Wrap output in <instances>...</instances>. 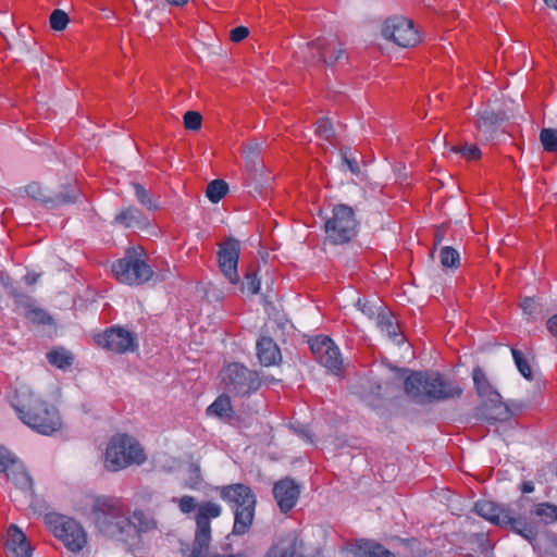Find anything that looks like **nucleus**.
Listing matches in <instances>:
<instances>
[{"mask_svg":"<svg viewBox=\"0 0 557 557\" xmlns=\"http://www.w3.org/2000/svg\"><path fill=\"white\" fill-rule=\"evenodd\" d=\"M111 270L117 282L129 286L144 285L154 275L148 253L141 246L128 247L124 256L112 263Z\"/></svg>","mask_w":557,"mask_h":557,"instance_id":"7","label":"nucleus"},{"mask_svg":"<svg viewBox=\"0 0 557 557\" xmlns=\"http://www.w3.org/2000/svg\"><path fill=\"white\" fill-rule=\"evenodd\" d=\"M178 509L184 515H189L194 511L196 531L195 537L191 543V549L187 557H202L209 552L211 542V520L221 516L222 508L214 502L197 503L194 496L184 495L174 499Z\"/></svg>","mask_w":557,"mask_h":557,"instance_id":"5","label":"nucleus"},{"mask_svg":"<svg viewBox=\"0 0 557 557\" xmlns=\"http://www.w3.org/2000/svg\"><path fill=\"white\" fill-rule=\"evenodd\" d=\"M375 322L377 327L389 338L397 341V343L403 342L398 321L391 310L385 307H380L375 315Z\"/></svg>","mask_w":557,"mask_h":557,"instance_id":"22","label":"nucleus"},{"mask_svg":"<svg viewBox=\"0 0 557 557\" xmlns=\"http://www.w3.org/2000/svg\"><path fill=\"white\" fill-rule=\"evenodd\" d=\"M544 2L548 8L557 10V0H544Z\"/></svg>","mask_w":557,"mask_h":557,"instance_id":"55","label":"nucleus"},{"mask_svg":"<svg viewBox=\"0 0 557 557\" xmlns=\"http://www.w3.org/2000/svg\"><path fill=\"white\" fill-rule=\"evenodd\" d=\"M132 185H133V188H134L135 196H136L137 200L144 207H146L148 210H156V209H158V206L154 202V200L152 199V196L150 195V193L143 185H140L139 183H133Z\"/></svg>","mask_w":557,"mask_h":557,"instance_id":"39","label":"nucleus"},{"mask_svg":"<svg viewBox=\"0 0 557 557\" xmlns=\"http://www.w3.org/2000/svg\"><path fill=\"white\" fill-rule=\"evenodd\" d=\"M296 557H304V555H302V550L300 552V556H296Z\"/></svg>","mask_w":557,"mask_h":557,"instance_id":"57","label":"nucleus"},{"mask_svg":"<svg viewBox=\"0 0 557 557\" xmlns=\"http://www.w3.org/2000/svg\"><path fill=\"white\" fill-rule=\"evenodd\" d=\"M382 36L403 48L416 47L422 41L420 30L413 21L401 15L385 20Z\"/></svg>","mask_w":557,"mask_h":557,"instance_id":"13","label":"nucleus"},{"mask_svg":"<svg viewBox=\"0 0 557 557\" xmlns=\"http://www.w3.org/2000/svg\"><path fill=\"white\" fill-rule=\"evenodd\" d=\"M220 376L225 391L234 396H249L261 387L259 373L239 362L225 364Z\"/></svg>","mask_w":557,"mask_h":557,"instance_id":"11","label":"nucleus"},{"mask_svg":"<svg viewBox=\"0 0 557 557\" xmlns=\"http://www.w3.org/2000/svg\"><path fill=\"white\" fill-rule=\"evenodd\" d=\"M94 341L97 346L116 354L134 351L137 348L135 335L115 325L107 329L102 333L96 334Z\"/></svg>","mask_w":557,"mask_h":557,"instance_id":"15","label":"nucleus"},{"mask_svg":"<svg viewBox=\"0 0 557 557\" xmlns=\"http://www.w3.org/2000/svg\"><path fill=\"white\" fill-rule=\"evenodd\" d=\"M234 409L231 398L226 394L220 395L208 408L207 414L231 421L234 418Z\"/></svg>","mask_w":557,"mask_h":557,"instance_id":"26","label":"nucleus"},{"mask_svg":"<svg viewBox=\"0 0 557 557\" xmlns=\"http://www.w3.org/2000/svg\"><path fill=\"white\" fill-rule=\"evenodd\" d=\"M218 492L234 511L233 533L236 535L247 533L252 525L257 505L252 490L248 485L235 483L220 486Z\"/></svg>","mask_w":557,"mask_h":557,"instance_id":"6","label":"nucleus"},{"mask_svg":"<svg viewBox=\"0 0 557 557\" xmlns=\"http://www.w3.org/2000/svg\"><path fill=\"white\" fill-rule=\"evenodd\" d=\"M358 226L352 208L343 203L336 205L324 223L325 238L332 245L348 244L357 236Z\"/></svg>","mask_w":557,"mask_h":557,"instance_id":"10","label":"nucleus"},{"mask_svg":"<svg viewBox=\"0 0 557 557\" xmlns=\"http://www.w3.org/2000/svg\"><path fill=\"white\" fill-rule=\"evenodd\" d=\"M190 0H166V2L172 7L182 8L186 5Z\"/></svg>","mask_w":557,"mask_h":557,"instance_id":"52","label":"nucleus"},{"mask_svg":"<svg viewBox=\"0 0 557 557\" xmlns=\"http://www.w3.org/2000/svg\"><path fill=\"white\" fill-rule=\"evenodd\" d=\"M140 214L136 207H127L115 215L114 223L128 228L139 221Z\"/></svg>","mask_w":557,"mask_h":557,"instance_id":"31","label":"nucleus"},{"mask_svg":"<svg viewBox=\"0 0 557 557\" xmlns=\"http://www.w3.org/2000/svg\"><path fill=\"white\" fill-rule=\"evenodd\" d=\"M472 380L476 394L483 399L482 404L476 408V418L487 424L509 420L511 417L509 407L503 401L500 394L492 386L481 367L478 366L473 369Z\"/></svg>","mask_w":557,"mask_h":557,"instance_id":"8","label":"nucleus"},{"mask_svg":"<svg viewBox=\"0 0 557 557\" xmlns=\"http://www.w3.org/2000/svg\"><path fill=\"white\" fill-rule=\"evenodd\" d=\"M228 191V185L223 180H214L207 186L206 195L213 203H218Z\"/></svg>","mask_w":557,"mask_h":557,"instance_id":"32","label":"nucleus"},{"mask_svg":"<svg viewBox=\"0 0 557 557\" xmlns=\"http://www.w3.org/2000/svg\"><path fill=\"white\" fill-rule=\"evenodd\" d=\"M39 275L36 274V273H27L25 276H24V282L26 285H34L37 283V280H38Z\"/></svg>","mask_w":557,"mask_h":557,"instance_id":"50","label":"nucleus"},{"mask_svg":"<svg viewBox=\"0 0 557 557\" xmlns=\"http://www.w3.org/2000/svg\"><path fill=\"white\" fill-rule=\"evenodd\" d=\"M187 487L195 490L197 487V482L186 484Z\"/></svg>","mask_w":557,"mask_h":557,"instance_id":"56","label":"nucleus"},{"mask_svg":"<svg viewBox=\"0 0 557 557\" xmlns=\"http://www.w3.org/2000/svg\"><path fill=\"white\" fill-rule=\"evenodd\" d=\"M45 522L69 550L78 553L87 544L86 532L76 520L58 513H49L46 515Z\"/></svg>","mask_w":557,"mask_h":557,"instance_id":"12","label":"nucleus"},{"mask_svg":"<svg viewBox=\"0 0 557 557\" xmlns=\"http://www.w3.org/2000/svg\"><path fill=\"white\" fill-rule=\"evenodd\" d=\"M15 457L4 447H0V473L7 472Z\"/></svg>","mask_w":557,"mask_h":557,"instance_id":"45","label":"nucleus"},{"mask_svg":"<svg viewBox=\"0 0 557 557\" xmlns=\"http://www.w3.org/2000/svg\"><path fill=\"white\" fill-rule=\"evenodd\" d=\"M450 150L459 153L467 161L479 160L482 156L481 150L475 145H455L450 148Z\"/></svg>","mask_w":557,"mask_h":557,"instance_id":"37","label":"nucleus"},{"mask_svg":"<svg viewBox=\"0 0 557 557\" xmlns=\"http://www.w3.org/2000/svg\"><path fill=\"white\" fill-rule=\"evenodd\" d=\"M146 459L145 450L135 437L116 433L107 444L103 466L110 472H117L133 465L139 466Z\"/></svg>","mask_w":557,"mask_h":557,"instance_id":"9","label":"nucleus"},{"mask_svg":"<svg viewBox=\"0 0 557 557\" xmlns=\"http://www.w3.org/2000/svg\"><path fill=\"white\" fill-rule=\"evenodd\" d=\"M129 540L133 539L135 535L139 536L143 533H149L158 529V521L154 519V517L143 509H135L129 516Z\"/></svg>","mask_w":557,"mask_h":557,"instance_id":"21","label":"nucleus"},{"mask_svg":"<svg viewBox=\"0 0 557 557\" xmlns=\"http://www.w3.org/2000/svg\"><path fill=\"white\" fill-rule=\"evenodd\" d=\"M540 140L547 152H557V129L543 128L540 133Z\"/></svg>","mask_w":557,"mask_h":557,"instance_id":"38","label":"nucleus"},{"mask_svg":"<svg viewBox=\"0 0 557 557\" xmlns=\"http://www.w3.org/2000/svg\"><path fill=\"white\" fill-rule=\"evenodd\" d=\"M512 358L515 360V363L519 370V372L527 379L532 380L533 379V372L531 364L529 363L528 359L524 357L523 352L519 349L511 348Z\"/></svg>","mask_w":557,"mask_h":557,"instance_id":"36","label":"nucleus"},{"mask_svg":"<svg viewBox=\"0 0 557 557\" xmlns=\"http://www.w3.org/2000/svg\"><path fill=\"white\" fill-rule=\"evenodd\" d=\"M202 557H246L245 555L243 554H230V555H220V554H214V555H211V556H208V553L206 555H203Z\"/></svg>","mask_w":557,"mask_h":557,"instance_id":"53","label":"nucleus"},{"mask_svg":"<svg viewBox=\"0 0 557 557\" xmlns=\"http://www.w3.org/2000/svg\"><path fill=\"white\" fill-rule=\"evenodd\" d=\"M525 500L527 498L521 497L512 505H499L492 500L481 499L474 504V512L491 523L508 529L532 543L536 540L537 531L533 523L521 515Z\"/></svg>","mask_w":557,"mask_h":557,"instance_id":"3","label":"nucleus"},{"mask_svg":"<svg viewBox=\"0 0 557 557\" xmlns=\"http://www.w3.org/2000/svg\"><path fill=\"white\" fill-rule=\"evenodd\" d=\"M315 134L323 140L334 143V128L330 120L319 119L315 124Z\"/></svg>","mask_w":557,"mask_h":557,"instance_id":"40","label":"nucleus"},{"mask_svg":"<svg viewBox=\"0 0 557 557\" xmlns=\"http://www.w3.org/2000/svg\"><path fill=\"white\" fill-rule=\"evenodd\" d=\"M49 22H50V27L53 30L61 32L66 28V26L70 22V18H69L67 13H65L62 10L57 9V10L52 11Z\"/></svg>","mask_w":557,"mask_h":557,"instance_id":"42","label":"nucleus"},{"mask_svg":"<svg viewBox=\"0 0 557 557\" xmlns=\"http://www.w3.org/2000/svg\"><path fill=\"white\" fill-rule=\"evenodd\" d=\"M443 240V234L440 232V230H437L434 234V246H437L442 243Z\"/></svg>","mask_w":557,"mask_h":557,"instance_id":"54","label":"nucleus"},{"mask_svg":"<svg viewBox=\"0 0 557 557\" xmlns=\"http://www.w3.org/2000/svg\"><path fill=\"white\" fill-rule=\"evenodd\" d=\"M440 259L444 268H458L460 264L459 252L450 246L442 247Z\"/></svg>","mask_w":557,"mask_h":557,"instance_id":"35","label":"nucleus"},{"mask_svg":"<svg viewBox=\"0 0 557 557\" xmlns=\"http://www.w3.org/2000/svg\"><path fill=\"white\" fill-rule=\"evenodd\" d=\"M38 188V186L36 184L34 185H29L28 186V193L32 194V196L34 198H37L38 200H40L41 202H45V203H48V202H53L54 205H67V203H73L77 200L78 198V193L75 191V190H66V191H60L55 198L52 200V199H49L45 196L42 197H37L35 196L34 194V189Z\"/></svg>","mask_w":557,"mask_h":557,"instance_id":"29","label":"nucleus"},{"mask_svg":"<svg viewBox=\"0 0 557 557\" xmlns=\"http://www.w3.org/2000/svg\"><path fill=\"white\" fill-rule=\"evenodd\" d=\"M357 305L359 306L360 310L367 314L369 318H375L376 313L375 310L371 305H369L368 301H361V299L358 300Z\"/></svg>","mask_w":557,"mask_h":557,"instance_id":"48","label":"nucleus"},{"mask_svg":"<svg viewBox=\"0 0 557 557\" xmlns=\"http://www.w3.org/2000/svg\"><path fill=\"white\" fill-rule=\"evenodd\" d=\"M257 357L264 367L278 364L282 354L277 344L269 336H261L256 344Z\"/></svg>","mask_w":557,"mask_h":557,"instance_id":"20","label":"nucleus"},{"mask_svg":"<svg viewBox=\"0 0 557 557\" xmlns=\"http://www.w3.org/2000/svg\"><path fill=\"white\" fill-rule=\"evenodd\" d=\"M532 513L545 524L557 521V506L550 503H540L535 505Z\"/></svg>","mask_w":557,"mask_h":557,"instance_id":"30","label":"nucleus"},{"mask_svg":"<svg viewBox=\"0 0 557 557\" xmlns=\"http://www.w3.org/2000/svg\"><path fill=\"white\" fill-rule=\"evenodd\" d=\"M547 329L553 336L557 337V313L548 319Z\"/></svg>","mask_w":557,"mask_h":557,"instance_id":"49","label":"nucleus"},{"mask_svg":"<svg viewBox=\"0 0 557 557\" xmlns=\"http://www.w3.org/2000/svg\"><path fill=\"white\" fill-rule=\"evenodd\" d=\"M307 48L309 49L313 61H319L326 65L334 64L345 54L342 44L336 38H318L308 42Z\"/></svg>","mask_w":557,"mask_h":557,"instance_id":"18","label":"nucleus"},{"mask_svg":"<svg viewBox=\"0 0 557 557\" xmlns=\"http://www.w3.org/2000/svg\"><path fill=\"white\" fill-rule=\"evenodd\" d=\"M25 319L32 323L46 325L52 322V318L41 308L36 305L24 314Z\"/></svg>","mask_w":557,"mask_h":557,"instance_id":"41","label":"nucleus"},{"mask_svg":"<svg viewBox=\"0 0 557 557\" xmlns=\"http://www.w3.org/2000/svg\"><path fill=\"white\" fill-rule=\"evenodd\" d=\"M520 308L525 314L530 317L539 313V304L534 298L531 297L523 298L520 302Z\"/></svg>","mask_w":557,"mask_h":557,"instance_id":"44","label":"nucleus"},{"mask_svg":"<svg viewBox=\"0 0 557 557\" xmlns=\"http://www.w3.org/2000/svg\"><path fill=\"white\" fill-rule=\"evenodd\" d=\"M5 474L8 480L11 481L26 496L33 495V480L25 470L22 462L15 459L8 469V471L5 472Z\"/></svg>","mask_w":557,"mask_h":557,"instance_id":"25","label":"nucleus"},{"mask_svg":"<svg viewBox=\"0 0 557 557\" xmlns=\"http://www.w3.org/2000/svg\"><path fill=\"white\" fill-rule=\"evenodd\" d=\"M10 295L13 298L14 310L22 311L23 314H25L28 310H30L36 305L35 299L25 293H22L18 290H12L10 293Z\"/></svg>","mask_w":557,"mask_h":557,"instance_id":"34","label":"nucleus"},{"mask_svg":"<svg viewBox=\"0 0 557 557\" xmlns=\"http://www.w3.org/2000/svg\"><path fill=\"white\" fill-rule=\"evenodd\" d=\"M309 347L315 360L334 374L343 371V358L335 343L324 335L315 336L309 341Z\"/></svg>","mask_w":557,"mask_h":557,"instance_id":"14","label":"nucleus"},{"mask_svg":"<svg viewBox=\"0 0 557 557\" xmlns=\"http://www.w3.org/2000/svg\"><path fill=\"white\" fill-rule=\"evenodd\" d=\"M352 554L355 557H396L381 543L367 539L356 541L352 546Z\"/></svg>","mask_w":557,"mask_h":557,"instance_id":"23","label":"nucleus"},{"mask_svg":"<svg viewBox=\"0 0 557 557\" xmlns=\"http://www.w3.org/2000/svg\"><path fill=\"white\" fill-rule=\"evenodd\" d=\"M406 395L417 404L459 398L462 388L445 380L438 372L412 371L404 381Z\"/></svg>","mask_w":557,"mask_h":557,"instance_id":"2","label":"nucleus"},{"mask_svg":"<svg viewBox=\"0 0 557 557\" xmlns=\"http://www.w3.org/2000/svg\"><path fill=\"white\" fill-rule=\"evenodd\" d=\"M342 158L344 163L347 165V168L352 174L358 175L360 173L359 163L355 158L349 157L347 152H342Z\"/></svg>","mask_w":557,"mask_h":557,"instance_id":"47","label":"nucleus"},{"mask_svg":"<svg viewBox=\"0 0 557 557\" xmlns=\"http://www.w3.org/2000/svg\"><path fill=\"white\" fill-rule=\"evenodd\" d=\"M12 406L20 420L40 434L50 435L61 429L58 410L27 388L15 391Z\"/></svg>","mask_w":557,"mask_h":557,"instance_id":"1","label":"nucleus"},{"mask_svg":"<svg viewBox=\"0 0 557 557\" xmlns=\"http://www.w3.org/2000/svg\"><path fill=\"white\" fill-rule=\"evenodd\" d=\"M300 492V485L293 478L285 476L274 483L272 494L282 513H288L296 506Z\"/></svg>","mask_w":557,"mask_h":557,"instance_id":"17","label":"nucleus"},{"mask_svg":"<svg viewBox=\"0 0 557 557\" xmlns=\"http://www.w3.org/2000/svg\"><path fill=\"white\" fill-rule=\"evenodd\" d=\"M249 35V30L245 26H238L231 30L230 33V39L233 42H239L244 40Z\"/></svg>","mask_w":557,"mask_h":557,"instance_id":"46","label":"nucleus"},{"mask_svg":"<svg viewBox=\"0 0 557 557\" xmlns=\"http://www.w3.org/2000/svg\"><path fill=\"white\" fill-rule=\"evenodd\" d=\"M304 550V541L296 532L277 537L267 550L264 557H296Z\"/></svg>","mask_w":557,"mask_h":557,"instance_id":"19","label":"nucleus"},{"mask_svg":"<svg viewBox=\"0 0 557 557\" xmlns=\"http://www.w3.org/2000/svg\"><path fill=\"white\" fill-rule=\"evenodd\" d=\"M504 120V112H495L493 110L485 109L478 113L474 123L478 129L488 132L496 127Z\"/></svg>","mask_w":557,"mask_h":557,"instance_id":"27","label":"nucleus"},{"mask_svg":"<svg viewBox=\"0 0 557 557\" xmlns=\"http://www.w3.org/2000/svg\"><path fill=\"white\" fill-rule=\"evenodd\" d=\"M202 116L197 111H187L184 114V126L186 129L198 131L201 127Z\"/></svg>","mask_w":557,"mask_h":557,"instance_id":"43","label":"nucleus"},{"mask_svg":"<svg viewBox=\"0 0 557 557\" xmlns=\"http://www.w3.org/2000/svg\"><path fill=\"white\" fill-rule=\"evenodd\" d=\"M521 491L522 493H531L534 491V485L531 481L523 482L521 484Z\"/></svg>","mask_w":557,"mask_h":557,"instance_id":"51","label":"nucleus"},{"mask_svg":"<svg viewBox=\"0 0 557 557\" xmlns=\"http://www.w3.org/2000/svg\"><path fill=\"white\" fill-rule=\"evenodd\" d=\"M240 255V243L238 239L227 237L219 244L218 263L223 275L233 285L239 283L237 271Z\"/></svg>","mask_w":557,"mask_h":557,"instance_id":"16","label":"nucleus"},{"mask_svg":"<svg viewBox=\"0 0 557 557\" xmlns=\"http://www.w3.org/2000/svg\"><path fill=\"white\" fill-rule=\"evenodd\" d=\"M5 547L10 549L15 557H29L30 546L25 534L14 524L7 531Z\"/></svg>","mask_w":557,"mask_h":557,"instance_id":"24","label":"nucleus"},{"mask_svg":"<svg viewBox=\"0 0 557 557\" xmlns=\"http://www.w3.org/2000/svg\"><path fill=\"white\" fill-rule=\"evenodd\" d=\"M90 513L100 532L122 542L129 541V510L121 498L97 496L92 502Z\"/></svg>","mask_w":557,"mask_h":557,"instance_id":"4","label":"nucleus"},{"mask_svg":"<svg viewBox=\"0 0 557 557\" xmlns=\"http://www.w3.org/2000/svg\"><path fill=\"white\" fill-rule=\"evenodd\" d=\"M242 290H247L251 295H256L260 290V280L257 276V270L253 265H250L244 275L242 282Z\"/></svg>","mask_w":557,"mask_h":557,"instance_id":"33","label":"nucleus"},{"mask_svg":"<svg viewBox=\"0 0 557 557\" xmlns=\"http://www.w3.org/2000/svg\"><path fill=\"white\" fill-rule=\"evenodd\" d=\"M47 360L53 367L66 370L73 364L74 356L64 347H57L47 352Z\"/></svg>","mask_w":557,"mask_h":557,"instance_id":"28","label":"nucleus"}]
</instances>
